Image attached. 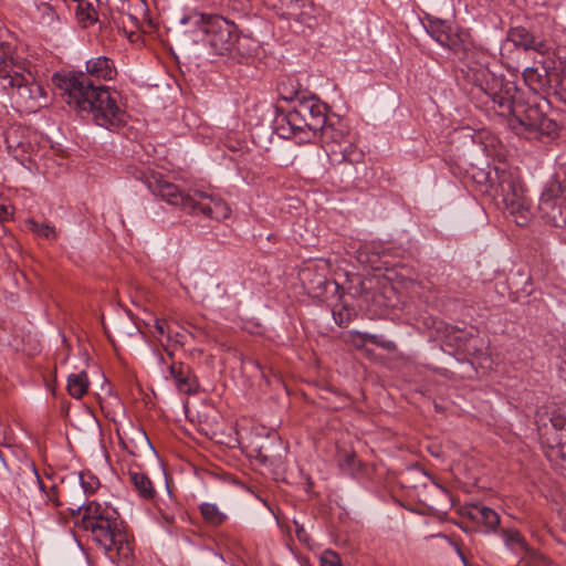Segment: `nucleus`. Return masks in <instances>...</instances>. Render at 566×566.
I'll list each match as a JSON object with an SVG mask.
<instances>
[{
  "instance_id": "obj_1",
  "label": "nucleus",
  "mask_w": 566,
  "mask_h": 566,
  "mask_svg": "<svg viewBox=\"0 0 566 566\" xmlns=\"http://www.w3.org/2000/svg\"><path fill=\"white\" fill-rule=\"evenodd\" d=\"M53 81L65 103L81 114L91 115L96 125L115 130L126 123L127 114L118 104L117 92L95 85L82 73L55 75Z\"/></svg>"
},
{
  "instance_id": "obj_2",
  "label": "nucleus",
  "mask_w": 566,
  "mask_h": 566,
  "mask_svg": "<svg viewBox=\"0 0 566 566\" xmlns=\"http://www.w3.org/2000/svg\"><path fill=\"white\" fill-rule=\"evenodd\" d=\"M67 510L78 516L76 525L90 534L111 559L129 564L133 559V546L118 512L95 501L71 503Z\"/></svg>"
},
{
  "instance_id": "obj_3",
  "label": "nucleus",
  "mask_w": 566,
  "mask_h": 566,
  "mask_svg": "<svg viewBox=\"0 0 566 566\" xmlns=\"http://www.w3.org/2000/svg\"><path fill=\"white\" fill-rule=\"evenodd\" d=\"M130 174L142 181L154 196L161 198L169 205L181 207L189 213L202 214L217 221L230 217L231 209L229 205L217 195L201 190L185 193L178 186L150 169L135 168Z\"/></svg>"
},
{
  "instance_id": "obj_4",
  "label": "nucleus",
  "mask_w": 566,
  "mask_h": 566,
  "mask_svg": "<svg viewBox=\"0 0 566 566\" xmlns=\"http://www.w3.org/2000/svg\"><path fill=\"white\" fill-rule=\"evenodd\" d=\"M284 88L285 85L280 86V98L292 103V107L277 116L276 129L281 137L300 135V142H310L327 123V105L304 92L285 94Z\"/></svg>"
},
{
  "instance_id": "obj_5",
  "label": "nucleus",
  "mask_w": 566,
  "mask_h": 566,
  "mask_svg": "<svg viewBox=\"0 0 566 566\" xmlns=\"http://www.w3.org/2000/svg\"><path fill=\"white\" fill-rule=\"evenodd\" d=\"M489 191L497 206L514 218V222L524 227L531 219V202L525 195L517 168L500 165L494 167V175L488 174Z\"/></svg>"
},
{
  "instance_id": "obj_6",
  "label": "nucleus",
  "mask_w": 566,
  "mask_h": 566,
  "mask_svg": "<svg viewBox=\"0 0 566 566\" xmlns=\"http://www.w3.org/2000/svg\"><path fill=\"white\" fill-rule=\"evenodd\" d=\"M180 23L193 27L192 41L208 45L212 55L232 54L234 51L242 54L239 30L232 21L221 15L192 14L184 17Z\"/></svg>"
},
{
  "instance_id": "obj_7",
  "label": "nucleus",
  "mask_w": 566,
  "mask_h": 566,
  "mask_svg": "<svg viewBox=\"0 0 566 566\" xmlns=\"http://www.w3.org/2000/svg\"><path fill=\"white\" fill-rule=\"evenodd\" d=\"M470 73L469 77L473 84L486 96L485 103L491 102L492 108L499 115L515 114V98L518 90L514 82L496 76L485 66V63H481L479 67H470Z\"/></svg>"
},
{
  "instance_id": "obj_8",
  "label": "nucleus",
  "mask_w": 566,
  "mask_h": 566,
  "mask_svg": "<svg viewBox=\"0 0 566 566\" xmlns=\"http://www.w3.org/2000/svg\"><path fill=\"white\" fill-rule=\"evenodd\" d=\"M328 270L329 264L325 260L307 262L300 269L298 279L308 295L322 297L327 292L329 284H334L336 289L338 287L335 281H328Z\"/></svg>"
},
{
  "instance_id": "obj_9",
  "label": "nucleus",
  "mask_w": 566,
  "mask_h": 566,
  "mask_svg": "<svg viewBox=\"0 0 566 566\" xmlns=\"http://www.w3.org/2000/svg\"><path fill=\"white\" fill-rule=\"evenodd\" d=\"M541 440L566 457V418L562 415L538 416L536 420Z\"/></svg>"
},
{
  "instance_id": "obj_10",
  "label": "nucleus",
  "mask_w": 566,
  "mask_h": 566,
  "mask_svg": "<svg viewBox=\"0 0 566 566\" xmlns=\"http://www.w3.org/2000/svg\"><path fill=\"white\" fill-rule=\"evenodd\" d=\"M443 46L448 48L455 56L462 61H467L469 69L479 67L483 60H488L485 53L475 49L469 31L460 28H454L450 34V41L444 42ZM471 73L469 72L468 76Z\"/></svg>"
},
{
  "instance_id": "obj_11",
  "label": "nucleus",
  "mask_w": 566,
  "mask_h": 566,
  "mask_svg": "<svg viewBox=\"0 0 566 566\" xmlns=\"http://www.w3.org/2000/svg\"><path fill=\"white\" fill-rule=\"evenodd\" d=\"M517 125L530 134L551 136L556 133L557 124L547 117L538 105H530L523 112L515 107L512 114Z\"/></svg>"
},
{
  "instance_id": "obj_12",
  "label": "nucleus",
  "mask_w": 566,
  "mask_h": 566,
  "mask_svg": "<svg viewBox=\"0 0 566 566\" xmlns=\"http://www.w3.org/2000/svg\"><path fill=\"white\" fill-rule=\"evenodd\" d=\"M504 545L512 553L528 558L532 566H546L549 564V559L542 555L538 551L532 548L523 534L516 528H503L500 532Z\"/></svg>"
},
{
  "instance_id": "obj_13",
  "label": "nucleus",
  "mask_w": 566,
  "mask_h": 566,
  "mask_svg": "<svg viewBox=\"0 0 566 566\" xmlns=\"http://www.w3.org/2000/svg\"><path fill=\"white\" fill-rule=\"evenodd\" d=\"M15 88L18 96L25 104L29 102H38L40 98L46 97V92L42 85L34 82L31 74H17L13 78L4 84V90Z\"/></svg>"
},
{
  "instance_id": "obj_14",
  "label": "nucleus",
  "mask_w": 566,
  "mask_h": 566,
  "mask_svg": "<svg viewBox=\"0 0 566 566\" xmlns=\"http://www.w3.org/2000/svg\"><path fill=\"white\" fill-rule=\"evenodd\" d=\"M168 371L179 392L193 395L199 390L198 379L189 365L182 361H171Z\"/></svg>"
},
{
  "instance_id": "obj_15",
  "label": "nucleus",
  "mask_w": 566,
  "mask_h": 566,
  "mask_svg": "<svg viewBox=\"0 0 566 566\" xmlns=\"http://www.w3.org/2000/svg\"><path fill=\"white\" fill-rule=\"evenodd\" d=\"M253 452L255 459L263 465L279 467L283 461L285 448L281 439L274 437L258 444Z\"/></svg>"
},
{
  "instance_id": "obj_16",
  "label": "nucleus",
  "mask_w": 566,
  "mask_h": 566,
  "mask_svg": "<svg viewBox=\"0 0 566 566\" xmlns=\"http://www.w3.org/2000/svg\"><path fill=\"white\" fill-rule=\"evenodd\" d=\"M535 63L539 66H530L523 71V78L533 91L544 87L548 83L549 72L555 69L554 60L545 59L543 54Z\"/></svg>"
},
{
  "instance_id": "obj_17",
  "label": "nucleus",
  "mask_w": 566,
  "mask_h": 566,
  "mask_svg": "<svg viewBox=\"0 0 566 566\" xmlns=\"http://www.w3.org/2000/svg\"><path fill=\"white\" fill-rule=\"evenodd\" d=\"M24 66L12 53L9 44L0 43V84L4 88L9 80L17 74H22Z\"/></svg>"
},
{
  "instance_id": "obj_18",
  "label": "nucleus",
  "mask_w": 566,
  "mask_h": 566,
  "mask_svg": "<svg viewBox=\"0 0 566 566\" xmlns=\"http://www.w3.org/2000/svg\"><path fill=\"white\" fill-rule=\"evenodd\" d=\"M85 66L86 72L81 73L85 75L90 82H93L92 78L111 81L117 74L113 60H111L107 56L92 57L88 61H86Z\"/></svg>"
},
{
  "instance_id": "obj_19",
  "label": "nucleus",
  "mask_w": 566,
  "mask_h": 566,
  "mask_svg": "<svg viewBox=\"0 0 566 566\" xmlns=\"http://www.w3.org/2000/svg\"><path fill=\"white\" fill-rule=\"evenodd\" d=\"M468 515L476 523L485 526L488 533H497L501 518L493 509L480 504H474L469 510Z\"/></svg>"
},
{
  "instance_id": "obj_20",
  "label": "nucleus",
  "mask_w": 566,
  "mask_h": 566,
  "mask_svg": "<svg viewBox=\"0 0 566 566\" xmlns=\"http://www.w3.org/2000/svg\"><path fill=\"white\" fill-rule=\"evenodd\" d=\"M128 480L136 491L137 495L144 501H154L156 497V489L150 478L138 470L128 471Z\"/></svg>"
},
{
  "instance_id": "obj_21",
  "label": "nucleus",
  "mask_w": 566,
  "mask_h": 566,
  "mask_svg": "<svg viewBox=\"0 0 566 566\" xmlns=\"http://www.w3.org/2000/svg\"><path fill=\"white\" fill-rule=\"evenodd\" d=\"M423 25L428 34L442 46L444 42L450 41V34L454 29L449 21L433 17H427Z\"/></svg>"
},
{
  "instance_id": "obj_22",
  "label": "nucleus",
  "mask_w": 566,
  "mask_h": 566,
  "mask_svg": "<svg viewBox=\"0 0 566 566\" xmlns=\"http://www.w3.org/2000/svg\"><path fill=\"white\" fill-rule=\"evenodd\" d=\"M353 343L358 349H363L366 343H371L387 352L397 349L395 342L384 338L382 335L371 334L368 332L352 331Z\"/></svg>"
},
{
  "instance_id": "obj_23",
  "label": "nucleus",
  "mask_w": 566,
  "mask_h": 566,
  "mask_svg": "<svg viewBox=\"0 0 566 566\" xmlns=\"http://www.w3.org/2000/svg\"><path fill=\"white\" fill-rule=\"evenodd\" d=\"M168 500H160L155 503L157 513L163 523L167 526L175 525L177 516L180 514L178 502L172 497L171 491L168 489Z\"/></svg>"
},
{
  "instance_id": "obj_24",
  "label": "nucleus",
  "mask_w": 566,
  "mask_h": 566,
  "mask_svg": "<svg viewBox=\"0 0 566 566\" xmlns=\"http://www.w3.org/2000/svg\"><path fill=\"white\" fill-rule=\"evenodd\" d=\"M77 3L76 14L84 27H90L99 21L101 3L98 0H82Z\"/></svg>"
},
{
  "instance_id": "obj_25",
  "label": "nucleus",
  "mask_w": 566,
  "mask_h": 566,
  "mask_svg": "<svg viewBox=\"0 0 566 566\" xmlns=\"http://www.w3.org/2000/svg\"><path fill=\"white\" fill-rule=\"evenodd\" d=\"M509 39L517 48H522L524 50H535L538 53H541V55L543 54L544 44L542 42H536L534 36H532L523 28H515V29L511 30V32L509 34Z\"/></svg>"
},
{
  "instance_id": "obj_26",
  "label": "nucleus",
  "mask_w": 566,
  "mask_h": 566,
  "mask_svg": "<svg viewBox=\"0 0 566 566\" xmlns=\"http://www.w3.org/2000/svg\"><path fill=\"white\" fill-rule=\"evenodd\" d=\"M199 510L203 521L210 526H220L228 518L227 514L223 513L214 503H201Z\"/></svg>"
},
{
  "instance_id": "obj_27",
  "label": "nucleus",
  "mask_w": 566,
  "mask_h": 566,
  "mask_svg": "<svg viewBox=\"0 0 566 566\" xmlns=\"http://www.w3.org/2000/svg\"><path fill=\"white\" fill-rule=\"evenodd\" d=\"M88 389V379L85 371L71 374L67 378V391L75 398L81 399Z\"/></svg>"
},
{
  "instance_id": "obj_28",
  "label": "nucleus",
  "mask_w": 566,
  "mask_h": 566,
  "mask_svg": "<svg viewBox=\"0 0 566 566\" xmlns=\"http://www.w3.org/2000/svg\"><path fill=\"white\" fill-rule=\"evenodd\" d=\"M318 134L323 143L339 144L345 136V130L343 127H336L335 123L328 118L324 128L318 130Z\"/></svg>"
},
{
  "instance_id": "obj_29",
  "label": "nucleus",
  "mask_w": 566,
  "mask_h": 566,
  "mask_svg": "<svg viewBox=\"0 0 566 566\" xmlns=\"http://www.w3.org/2000/svg\"><path fill=\"white\" fill-rule=\"evenodd\" d=\"M28 229L35 233L39 238L53 240L56 238V230L49 223H39L32 219L27 221Z\"/></svg>"
},
{
  "instance_id": "obj_30",
  "label": "nucleus",
  "mask_w": 566,
  "mask_h": 566,
  "mask_svg": "<svg viewBox=\"0 0 566 566\" xmlns=\"http://www.w3.org/2000/svg\"><path fill=\"white\" fill-rule=\"evenodd\" d=\"M88 480L85 479V475L84 474H80L78 475V480H80V484H81V494H80V500L76 502L78 503L80 501H85V494L86 493H90V492H93L96 486L98 485V481L94 478V476H91L88 475L87 476Z\"/></svg>"
},
{
  "instance_id": "obj_31",
  "label": "nucleus",
  "mask_w": 566,
  "mask_h": 566,
  "mask_svg": "<svg viewBox=\"0 0 566 566\" xmlns=\"http://www.w3.org/2000/svg\"><path fill=\"white\" fill-rule=\"evenodd\" d=\"M321 566H342L339 556L331 551H326L321 557Z\"/></svg>"
},
{
  "instance_id": "obj_32",
  "label": "nucleus",
  "mask_w": 566,
  "mask_h": 566,
  "mask_svg": "<svg viewBox=\"0 0 566 566\" xmlns=\"http://www.w3.org/2000/svg\"><path fill=\"white\" fill-rule=\"evenodd\" d=\"M356 455L355 453H345L344 458L339 461V465L344 470H353L356 465Z\"/></svg>"
},
{
  "instance_id": "obj_33",
  "label": "nucleus",
  "mask_w": 566,
  "mask_h": 566,
  "mask_svg": "<svg viewBox=\"0 0 566 566\" xmlns=\"http://www.w3.org/2000/svg\"><path fill=\"white\" fill-rule=\"evenodd\" d=\"M12 212L7 205L0 203V221H7L11 218Z\"/></svg>"
},
{
  "instance_id": "obj_34",
  "label": "nucleus",
  "mask_w": 566,
  "mask_h": 566,
  "mask_svg": "<svg viewBox=\"0 0 566 566\" xmlns=\"http://www.w3.org/2000/svg\"><path fill=\"white\" fill-rule=\"evenodd\" d=\"M281 85H285V88L283 90V92H284L285 94H292V92H297V91H296V90H294V88H289V87H287V84H286L285 82H281V83L279 84V86H277V91H279V92H280V86H281Z\"/></svg>"
},
{
  "instance_id": "obj_35",
  "label": "nucleus",
  "mask_w": 566,
  "mask_h": 566,
  "mask_svg": "<svg viewBox=\"0 0 566 566\" xmlns=\"http://www.w3.org/2000/svg\"><path fill=\"white\" fill-rule=\"evenodd\" d=\"M155 328L158 331V333H159L160 335H163V334L165 333V332H164V324H163L161 322H159V321H157V322H156V324H155Z\"/></svg>"
},
{
  "instance_id": "obj_36",
  "label": "nucleus",
  "mask_w": 566,
  "mask_h": 566,
  "mask_svg": "<svg viewBox=\"0 0 566 566\" xmlns=\"http://www.w3.org/2000/svg\"><path fill=\"white\" fill-rule=\"evenodd\" d=\"M450 543H451V545L454 547V549H455V552H457V554H458V555H459L460 553H463V552H462V549H461V547H460V545H459L457 542L451 541Z\"/></svg>"
},
{
  "instance_id": "obj_37",
  "label": "nucleus",
  "mask_w": 566,
  "mask_h": 566,
  "mask_svg": "<svg viewBox=\"0 0 566 566\" xmlns=\"http://www.w3.org/2000/svg\"><path fill=\"white\" fill-rule=\"evenodd\" d=\"M458 556L460 557V559L462 560V563H463V565H464V566H468V565H469V564H468V559H467V557L464 556V554H463V553H460Z\"/></svg>"
},
{
  "instance_id": "obj_38",
  "label": "nucleus",
  "mask_w": 566,
  "mask_h": 566,
  "mask_svg": "<svg viewBox=\"0 0 566 566\" xmlns=\"http://www.w3.org/2000/svg\"><path fill=\"white\" fill-rule=\"evenodd\" d=\"M55 506H61L63 503L59 499L52 500Z\"/></svg>"
},
{
  "instance_id": "obj_39",
  "label": "nucleus",
  "mask_w": 566,
  "mask_h": 566,
  "mask_svg": "<svg viewBox=\"0 0 566 566\" xmlns=\"http://www.w3.org/2000/svg\"><path fill=\"white\" fill-rule=\"evenodd\" d=\"M143 437H144V440L146 441V443L151 448V444H150L149 439L147 438V436L145 433H143Z\"/></svg>"
},
{
  "instance_id": "obj_40",
  "label": "nucleus",
  "mask_w": 566,
  "mask_h": 566,
  "mask_svg": "<svg viewBox=\"0 0 566 566\" xmlns=\"http://www.w3.org/2000/svg\"><path fill=\"white\" fill-rule=\"evenodd\" d=\"M34 474H35V478H36L38 482L41 483L40 476H39V474H38V472L35 470H34Z\"/></svg>"
},
{
  "instance_id": "obj_41",
  "label": "nucleus",
  "mask_w": 566,
  "mask_h": 566,
  "mask_svg": "<svg viewBox=\"0 0 566 566\" xmlns=\"http://www.w3.org/2000/svg\"><path fill=\"white\" fill-rule=\"evenodd\" d=\"M471 348L475 350V346L467 347L465 350L470 353Z\"/></svg>"
},
{
  "instance_id": "obj_42",
  "label": "nucleus",
  "mask_w": 566,
  "mask_h": 566,
  "mask_svg": "<svg viewBox=\"0 0 566 566\" xmlns=\"http://www.w3.org/2000/svg\"><path fill=\"white\" fill-rule=\"evenodd\" d=\"M160 361L166 364L165 358L163 356L159 357Z\"/></svg>"
},
{
  "instance_id": "obj_43",
  "label": "nucleus",
  "mask_w": 566,
  "mask_h": 566,
  "mask_svg": "<svg viewBox=\"0 0 566 566\" xmlns=\"http://www.w3.org/2000/svg\"><path fill=\"white\" fill-rule=\"evenodd\" d=\"M0 43H3L2 41H0Z\"/></svg>"
}]
</instances>
